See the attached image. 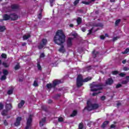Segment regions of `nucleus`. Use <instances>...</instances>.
I'll return each mask as SVG.
<instances>
[{
	"label": "nucleus",
	"mask_w": 129,
	"mask_h": 129,
	"mask_svg": "<svg viewBox=\"0 0 129 129\" xmlns=\"http://www.w3.org/2000/svg\"><path fill=\"white\" fill-rule=\"evenodd\" d=\"M66 36L62 30H58L54 37L53 41L57 45H62L65 43Z\"/></svg>",
	"instance_id": "f257e3e1"
},
{
	"label": "nucleus",
	"mask_w": 129,
	"mask_h": 129,
	"mask_svg": "<svg viewBox=\"0 0 129 129\" xmlns=\"http://www.w3.org/2000/svg\"><path fill=\"white\" fill-rule=\"evenodd\" d=\"M92 79V77H87L83 80V77L81 75H79L77 78V87H81L83 85V82H88Z\"/></svg>",
	"instance_id": "f03ea898"
},
{
	"label": "nucleus",
	"mask_w": 129,
	"mask_h": 129,
	"mask_svg": "<svg viewBox=\"0 0 129 129\" xmlns=\"http://www.w3.org/2000/svg\"><path fill=\"white\" fill-rule=\"evenodd\" d=\"M104 87V85L102 83H99L97 84H92L90 86L91 91L94 92L95 91H99L102 90Z\"/></svg>",
	"instance_id": "7ed1b4c3"
},
{
	"label": "nucleus",
	"mask_w": 129,
	"mask_h": 129,
	"mask_svg": "<svg viewBox=\"0 0 129 129\" xmlns=\"http://www.w3.org/2000/svg\"><path fill=\"white\" fill-rule=\"evenodd\" d=\"M99 107V105L97 103H91L90 101H88L87 102V107H86L87 110L91 111V110H94L97 109Z\"/></svg>",
	"instance_id": "20e7f679"
},
{
	"label": "nucleus",
	"mask_w": 129,
	"mask_h": 129,
	"mask_svg": "<svg viewBox=\"0 0 129 129\" xmlns=\"http://www.w3.org/2000/svg\"><path fill=\"white\" fill-rule=\"evenodd\" d=\"M62 82L61 80H54L52 82V84L49 83L46 84V87L48 89H51V88H55L57 85H59V84H61Z\"/></svg>",
	"instance_id": "39448f33"
},
{
	"label": "nucleus",
	"mask_w": 129,
	"mask_h": 129,
	"mask_svg": "<svg viewBox=\"0 0 129 129\" xmlns=\"http://www.w3.org/2000/svg\"><path fill=\"white\" fill-rule=\"evenodd\" d=\"M33 116L30 114L29 115V118L27 119L26 126L24 129H31V126H32V121H33V119L32 117Z\"/></svg>",
	"instance_id": "423d86ee"
},
{
	"label": "nucleus",
	"mask_w": 129,
	"mask_h": 129,
	"mask_svg": "<svg viewBox=\"0 0 129 129\" xmlns=\"http://www.w3.org/2000/svg\"><path fill=\"white\" fill-rule=\"evenodd\" d=\"M20 7L17 4H13L11 7H9L8 9L9 10V12H12V11H16V10H19Z\"/></svg>",
	"instance_id": "0eeeda50"
},
{
	"label": "nucleus",
	"mask_w": 129,
	"mask_h": 129,
	"mask_svg": "<svg viewBox=\"0 0 129 129\" xmlns=\"http://www.w3.org/2000/svg\"><path fill=\"white\" fill-rule=\"evenodd\" d=\"M113 79H112L111 78H109L106 81L105 84L106 85H112V84H113Z\"/></svg>",
	"instance_id": "6e6552de"
},
{
	"label": "nucleus",
	"mask_w": 129,
	"mask_h": 129,
	"mask_svg": "<svg viewBox=\"0 0 129 129\" xmlns=\"http://www.w3.org/2000/svg\"><path fill=\"white\" fill-rule=\"evenodd\" d=\"M21 120H22V117H17L16 118V121L14 123V125H15V126H18V125L21 124Z\"/></svg>",
	"instance_id": "1a4fd4ad"
},
{
	"label": "nucleus",
	"mask_w": 129,
	"mask_h": 129,
	"mask_svg": "<svg viewBox=\"0 0 129 129\" xmlns=\"http://www.w3.org/2000/svg\"><path fill=\"white\" fill-rule=\"evenodd\" d=\"M11 21H16L19 19V17L18 15H17L16 14L13 13V14H11Z\"/></svg>",
	"instance_id": "9d476101"
},
{
	"label": "nucleus",
	"mask_w": 129,
	"mask_h": 129,
	"mask_svg": "<svg viewBox=\"0 0 129 129\" xmlns=\"http://www.w3.org/2000/svg\"><path fill=\"white\" fill-rule=\"evenodd\" d=\"M72 40H73V38L71 37H69L68 39L67 45L69 48H71L72 46Z\"/></svg>",
	"instance_id": "9b49d317"
},
{
	"label": "nucleus",
	"mask_w": 129,
	"mask_h": 129,
	"mask_svg": "<svg viewBox=\"0 0 129 129\" xmlns=\"http://www.w3.org/2000/svg\"><path fill=\"white\" fill-rule=\"evenodd\" d=\"M3 20L4 21H9V20H11V14L9 15L8 14H4L3 15Z\"/></svg>",
	"instance_id": "f8f14e48"
},
{
	"label": "nucleus",
	"mask_w": 129,
	"mask_h": 129,
	"mask_svg": "<svg viewBox=\"0 0 129 129\" xmlns=\"http://www.w3.org/2000/svg\"><path fill=\"white\" fill-rule=\"evenodd\" d=\"M9 89L10 90H9L7 92V94H8V95H11L12 94H13V92H14V87L13 86H11L9 87Z\"/></svg>",
	"instance_id": "ddd939ff"
},
{
	"label": "nucleus",
	"mask_w": 129,
	"mask_h": 129,
	"mask_svg": "<svg viewBox=\"0 0 129 129\" xmlns=\"http://www.w3.org/2000/svg\"><path fill=\"white\" fill-rule=\"evenodd\" d=\"M46 122V117L43 118L39 122V124L41 126H43Z\"/></svg>",
	"instance_id": "4468645a"
},
{
	"label": "nucleus",
	"mask_w": 129,
	"mask_h": 129,
	"mask_svg": "<svg viewBox=\"0 0 129 129\" xmlns=\"http://www.w3.org/2000/svg\"><path fill=\"white\" fill-rule=\"evenodd\" d=\"M24 104H25V101L24 100H22L21 102L19 103H18V108H22Z\"/></svg>",
	"instance_id": "2eb2a0df"
},
{
	"label": "nucleus",
	"mask_w": 129,
	"mask_h": 129,
	"mask_svg": "<svg viewBox=\"0 0 129 129\" xmlns=\"http://www.w3.org/2000/svg\"><path fill=\"white\" fill-rule=\"evenodd\" d=\"M12 107L13 106H12V104H7L5 108L8 111H10V110L12 109Z\"/></svg>",
	"instance_id": "dca6fc26"
},
{
	"label": "nucleus",
	"mask_w": 129,
	"mask_h": 129,
	"mask_svg": "<svg viewBox=\"0 0 129 129\" xmlns=\"http://www.w3.org/2000/svg\"><path fill=\"white\" fill-rule=\"evenodd\" d=\"M93 57L95 58L96 57H97L98 54H99V52L95 51V50H94L92 52Z\"/></svg>",
	"instance_id": "f3484780"
},
{
	"label": "nucleus",
	"mask_w": 129,
	"mask_h": 129,
	"mask_svg": "<svg viewBox=\"0 0 129 129\" xmlns=\"http://www.w3.org/2000/svg\"><path fill=\"white\" fill-rule=\"evenodd\" d=\"M8 112H9V111L6 109H4L1 112V114L3 115V116H7V115H8Z\"/></svg>",
	"instance_id": "a211bd4d"
},
{
	"label": "nucleus",
	"mask_w": 129,
	"mask_h": 129,
	"mask_svg": "<svg viewBox=\"0 0 129 129\" xmlns=\"http://www.w3.org/2000/svg\"><path fill=\"white\" fill-rule=\"evenodd\" d=\"M109 123V121H105L103 124L101 125V127L102 128H105V126H106L107 125V124H108Z\"/></svg>",
	"instance_id": "6ab92c4d"
},
{
	"label": "nucleus",
	"mask_w": 129,
	"mask_h": 129,
	"mask_svg": "<svg viewBox=\"0 0 129 129\" xmlns=\"http://www.w3.org/2000/svg\"><path fill=\"white\" fill-rule=\"evenodd\" d=\"M77 113H78L77 110H74L73 111L72 113L71 114L70 116L71 117H74V116H76V115H77Z\"/></svg>",
	"instance_id": "aec40b11"
},
{
	"label": "nucleus",
	"mask_w": 129,
	"mask_h": 129,
	"mask_svg": "<svg viewBox=\"0 0 129 129\" xmlns=\"http://www.w3.org/2000/svg\"><path fill=\"white\" fill-rule=\"evenodd\" d=\"M42 43L44 46H46L47 45V43L48 41L46 38H43L41 40Z\"/></svg>",
	"instance_id": "412c9836"
},
{
	"label": "nucleus",
	"mask_w": 129,
	"mask_h": 129,
	"mask_svg": "<svg viewBox=\"0 0 129 129\" xmlns=\"http://www.w3.org/2000/svg\"><path fill=\"white\" fill-rule=\"evenodd\" d=\"M58 51L61 53H65V49H64V45H61V47L58 49Z\"/></svg>",
	"instance_id": "4be33fe9"
},
{
	"label": "nucleus",
	"mask_w": 129,
	"mask_h": 129,
	"mask_svg": "<svg viewBox=\"0 0 129 129\" xmlns=\"http://www.w3.org/2000/svg\"><path fill=\"white\" fill-rule=\"evenodd\" d=\"M77 23L78 25H80L82 23V19L80 17H78L77 19Z\"/></svg>",
	"instance_id": "5701e85b"
},
{
	"label": "nucleus",
	"mask_w": 129,
	"mask_h": 129,
	"mask_svg": "<svg viewBox=\"0 0 129 129\" xmlns=\"http://www.w3.org/2000/svg\"><path fill=\"white\" fill-rule=\"evenodd\" d=\"M37 67L38 70H39V71H42V67L41 66V64H40V62L39 61L37 62Z\"/></svg>",
	"instance_id": "b1692460"
},
{
	"label": "nucleus",
	"mask_w": 129,
	"mask_h": 129,
	"mask_svg": "<svg viewBox=\"0 0 129 129\" xmlns=\"http://www.w3.org/2000/svg\"><path fill=\"white\" fill-rule=\"evenodd\" d=\"M3 73L4 76H7L9 75V71H8V70H7L4 69L3 70Z\"/></svg>",
	"instance_id": "393cba45"
},
{
	"label": "nucleus",
	"mask_w": 129,
	"mask_h": 129,
	"mask_svg": "<svg viewBox=\"0 0 129 129\" xmlns=\"http://www.w3.org/2000/svg\"><path fill=\"white\" fill-rule=\"evenodd\" d=\"M84 127L83 125V122H81L79 124V128L78 129H83V127Z\"/></svg>",
	"instance_id": "a878e982"
},
{
	"label": "nucleus",
	"mask_w": 129,
	"mask_h": 129,
	"mask_svg": "<svg viewBox=\"0 0 129 129\" xmlns=\"http://www.w3.org/2000/svg\"><path fill=\"white\" fill-rule=\"evenodd\" d=\"M120 19H117V20L115 21V26L116 27L117 26H118L119 23H120Z\"/></svg>",
	"instance_id": "bb28decb"
},
{
	"label": "nucleus",
	"mask_w": 129,
	"mask_h": 129,
	"mask_svg": "<svg viewBox=\"0 0 129 129\" xmlns=\"http://www.w3.org/2000/svg\"><path fill=\"white\" fill-rule=\"evenodd\" d=\"M31 37V35H24L23 36V40H28V39H29V38H30Z\"/></svg>",
	"instance_id": "cd10ccee"
},
{
	"label": "nucleus",
	"mask_w": 129,
	"mask_h": 129,
	"mask_svg": "<svg viewBox=\"0 0 129 129\" xmlns=\"http://www.w3.org/2000/svg\"><path fill=\"white\" fill-rule=\"evenodd\" d=\"M95 27H100L101 28H102V27H103V24L102 23H99L95 25Z\"/></svg>",
	"instance_id": "c85d7f7f"
},
{
	"label": "nucleus",
	"mask_w": 129,
	"mask_h": 129,
	"mask_svg": "<svg viewBox=\"0 0 129 129\" xmlns=\"http://www.w3.org/2000/svg\"><path fill=\"white\" fill-rule=\"evenodd\" d=\"M6 30V26H0V32H4Z\"/></svg>",
	"instance_id": "c756f323"
},
{
	"label": "nucleus",
	"mask_w": 129,
	"mask_h": 129,
	"mask_svg": "<svg viewBox=\"0 0 129 129\" xmlns=\"http://www.w3.org/2000/svg\"><path fill=\"white\" fill-rule=\"evenodd\" d=\"M33 85L35 87H37L39 86V84H38V82H37V81H34Z\"/></svg>",
	"instance_id": "7c9ffc66"
},
{
	"label": "nucleus",
	"mask_w": 129,
	"mask_h": 129,
	"mask_svg": "<svg viewBox=\"0 0 129 129\" xmlns=\"http://www.w3.org/2000/svg\"><path fill=\"white\" fill-rule=\"evenodd\" d=\"M6 79H7V76H5L4 75L2 76L1 78V80H2V81H4V80H6Z\"/></svg>",
	"instance_id": "2f4dec72"
},
{
	"label": "nucleus",
	"mask_w": 129,
	"mask_h": 129,
	"mask_svg": "<svg viewBox=\"0 0 129 129\" xmlns=\"http://www.w3.org/2000/svg\"><path fill=\"white\" fill-rule=\"evenodd\" d=\"M94 28L92 27L91 29L89 30V33L87 34L88 36H89V35H91L92 34V31H93Z\"/></svg>",
	"instance_id": "473e14b6"
},
{
	"label": "nucleus",
	"mask_w": 129,
	"mask_h": 129,
	"mask_svg": "<svg viewBox=\"0 0 129 129\" xmlns=\"http://www.w3.org/2000/svg\"><path fill=\"white\" fill-rule=\"evenodd\" d=\"M44 46L42 43H40L39 45H38V48L39 49V50H41V49H43L44 48Z\"/></svg>",
	"instance_id": "72a5a7b5"
},
{
	"label": "nucleus",
	"mask_w": 129,
	"mask_h": 129,
	"mask_svg": "<svg viewBox=\"0 0 129 129\" xmlns=\"http://www.w3.org/2000/svg\"><path fill=\"white\" fill-rule=\"evenodd\" d=\"M2 65H3V66L5 67V68H8V67H9V65H8V63H7L6 62H3L2 63Z\"/></svg>",
	"instance_id": "f704fd0d"
},
{
	"label": "nucleus",
	"mask_w": 129,
	"mask_h": 129,
	"mask_svg": "<svg viewBox=\"0 0 129 129\" xmlns=\"http://www.w3.org/2000/svg\"><path fill=\"white\" fill-rule=\"evenodd\" d=\"M58 120L59 122H62V121H64V119L62 117H59L58 118Z\"/></svg>",
	"instance_id": "c9c22d12"
},
{
	"label": "nucleus",
	"mask_w": 129,
	"mask_h": 129,
	"mask_svg": "<svg viewBox=\"0 0 129 129\" xmlns=\"http://www.w3.org/2000/svg\"><path fill=\"white\" fill-rule=\"evenodd\" d=\"M80 1V0H76V1H75V2H74V6H77V5H78V4H79Z\"/></svg>",
	"instance_id": "e433bc0d"
},
{
	"label": "nucleus",
	"mask_w": 129,
	"mask_h": 129,
	"mask_svg": "<svg viewBox=\"0 0 129 129\" xmlns=\"http://www.w3.org/2000/svg\"><path fill=\"white\" fill-rule=\"evenodd\" d=\"M122 86V85L121 84H118L116 85L115 88L117 89L118 88H120V87H121Z\"/></svg>",
	"instance_id": "4c0bfd02"
},
{
	"label": "nucleus",
	"mask_w": 129,
	"mask_h": 129,
	"mask_svg": "<svg viewBox=\"0 0 129 129\" xmlns=\"http://www.w3.org/2000/svg\"><path fill=\"white\" fill-rule=\"evenodd\" d=\"M20 65L16 64L14 68L15 70H19L20 69Z\"/></svg>",
	"instance_id": "58836bf2"
},
{
	"label": "nucleus",
	"mask_w": 129,
	"mask_h": 129,
	"mask_svg": "<svg viewBox=\"0 0 129 129\" xmlns=\"http://www.w3.org/2000/svg\"><path fill=\"white\" fill-rule=\"evenodd\" d=\"M113 75H117L118 74V72L117 71H114L112 72Z\"/></svg>",
	"instance_id": "ea45409f"
},
{
	"label": "nucleus",
	"mask_w": 129,
	"mask_h": 129,
	"mask_svg": "<svg viewBox=\"0 0 129 129\" xmlns=\"http://www.w3.org/2000/svg\"><path fill=\"white\" fill-rule=\"evenodd\" d=\"M106 97H105V96H102L100 97V99L101 100H102V101H104V100H105Z\"/></svg>",
	"instance_id": "a19ab883"
},
{
	"label": "nucleus",
	"mask_w": 129,
	"mask_h": 129,
	"mask_svg": "<svg viewBox=\"0 0 129 129\" xmlns=\"http://www.w3.org/2000/svg\"><path fill=\"white\" fill-rule=\"evenodd\" d=\"M82 4H83L84 5H89V4H90V2H86V1H82Z\"/></svg>",
	"instance_id": "79ce46f5"
},
{
	"label": "nucleus",
	"mask_w": 129,
	"mask_h": 129,
	"mask_svg": "<svg viewBox=\"0 0 129 129\" xmlns=\"http://www.w3.org/2000/svg\"><path fill=\"white\" fill-rule=\"evenodd\" d=\"M99 93H101V92L99 91L98 93H95V92L93 93H92V96H96V95H97V94H99Z\"/></svg>",
	"instance_id": "37998d69"
},
{
	"label": "nucleus",
	"mask_w": 129,
	"mask_h": 129,
	"mask_svg": "<svg viewBox=\"0 0 129 129\" xmlns=\"http://www.w3.org/2000/svg\"><path fill=\"white\" fill-rule=\"evenodd\" d=\"M1 56L2 58H4V59L7 58V54H6L5 53H2Z\"/></svg>",
	"instance_id": "c03bdc74"
},
{
	"label": "nucleus",
	"mask_w": 129,
	"mask_h": 129,
	"mask_svg": "<svg viewBox=\"0 0 129 129\" xmlns=\"http://www.w3.org/2000/svg\"><path fill=\"white\" fill-rule=\"evenodd\" d=\"M129 52V48H126L125 51L123 52V54H127Z\"/></svg>",
	"instance_id": "a18cd8bd"
},
{
	"label": "nucleus",
	"mask_w": 129,
	"mask_h": 129,
	"mask_svg": "<svg viewBox=\"0 0 129 129\" xmlns=\"http://www.w3.org/2000/svg\"><path fill=\"white\" fill-rule=\"evenodd\" d=\"M119 76L120 77H124V76H125V74L121 73H120V74H119Z\"/></svg>",
	"instance_id": "49530a36"
},
{
	"label": "nucleus",
	"mask_w": 129,
	"mask_h": 129,
	"mask_svg": "<svg viewBox=\"0 0 129 129\" xmlns=\"http://www.w3.org/2000/svg\"><path fill=\"white\" fill-rule=\"evenodd\" d=\"M128 83V81L126 80L123 81L121 82L122 84H127Z\"/></svg>",
	"instance_id": "de8ad7c7"
},
{
	"label": "nucleus",
	"mask_w": 129,
	"mask_h": 129,
	"mask_svg": "<svg viewBox=\"0 0 129 129\" xmlns=\"http://www.w3.org/2000/svg\"><path fill=\"white\" fill-rule=\"evenodd\" d=\"M4 109V104L3 103H0V110H2V109Z\"/></svg>",
	"instance_id": "09e8293b"
},
{
	"label": "nucleus",
	"mask_w": 129,
	"mask_h": 129,
	"mask_svg": "<svg viewBox=\"0 0 129 129\" xmlns=\"http://www.w3.org/2000/svg\"><path fill=\"white\" fill-rule=\"evenodd\" d=\"M41 108H42V109L44 110V111H47V108H46V107H45V106H42L41 107Z\"/></svg>",
	"instance_id": "8fccbe9b"
},
{
	"label": "nucleus",
	"mask_w": 129,
	"mask_h": 129,
	"mask_svg": "<svg viewBox=\"0 0 129 129\" xmlns=\"http://www.w3.org/2000/svg\"><path fill=\"white\" fill-rule=\"evenodd\" d=\"M44 57H45V54L44 53H42L40 55V58H44Z\"/></svg>",
	"instance_id": "3c124183"
},
{
	"label": "nucleus",
	"mask_w": 129,
	"mask_h": 129,
	"mask_svg": "<svg viewBox=\"0 0 129 129\" xmlns=\"http://www.w3.org/2000/svg\"><path fill=\"white\" fill-rule=\"evenodd\" d=\"M100 38L101 40H104V39H105V36L104 35H101Z\"/></svg>",
	"instance_id": "603ef678"
},
{
	"label": "nucleus",
	"mask_w": 129,
	"mask_h": 129,
	"mask_svg": "<svg viewBox=\"0 0 129 129\" xmlns=\"http://www.w3.org/2000/svg\"><path fill=\"white\" fill-rule=\"evenodd\" d=\"M82 32H86V28L85 27H82L81 29Z\"/></svg>",
	"instance_id": "864d4df0"
},
{
	"label": "nucleus",
	"mask_w": 129,
	"mask_h": 129,
	"mask_svg": "<svg viewBox=\"0 0 129 129\" xmlns=\"http://www.w3.org/2000/svg\"><path fill=\"white\" fill-rule=\"evenodd\" d=\"M110 128H114V127H115V124H112L111 125H110Z\"/></svg>",
	"instance_id": "5fc2aeb1"
},
{
	"label": "nucleus",
	"mask_w": 129,
	"mask_h": 129,
	"mask_svg": "<svg viewBox=\"0 0 129 129\" xmlns=\"http://www.w3.org/2000/svg\"><path fill=\"white\" fill-rule=\"evenodd\" d=\"M38 19H39V20H41L42 19V14L40 13L38 15Z\"/></svg>",
	"instance_id": "6e6d98bb"
},
{
	"label": "nucleus",
	"mask_w": 129,
	"mask_h": 129,
	"mask_svg": "<svg viewBox=\"0 0 129 129\" xmlns=\"http://www.w3.org/2000/svg\"><path fill=\"white\" fill-rule=\"evenodd\" d=\"M4 124H5V125H8V122H7V120H4Z\"/></svg>",
	"instance_id": "4d7b16f0"
},
{
	"label": "nucleus",
	"mask_w": 129,
	"mask_h": 129,
	"mask_svg": "<svg viewBox=\"0 0 129 129\" xmlns=\"http://www.w3.org/2000/svg\"><path fill=\"white\" fill-rule=\"evenodd\" d=\"M122 64H125L126 63V59H124L122 61Z\"/></svg>",
	"instance_id": "13d9d810"
},
{
	"label": "nucleus",
	"mask_w": 129,
	"mask_h": 129,
	"mask_svg": "<svg viewBox=\"0 0 129 129\" xmlns=\"http://www.w3.org/2000/svg\"><path fill=\"white\" fill-rule=\"evenodd\" d=\"M72 36H73V37H75V38H76V37H77V34H76V33L73 34Z\"/></svg>",
	"instance_id": "bf43d9fd"
},
{
	"label": "nucleus",
	"mask_w": 129,
	"mask_h": 129,
	"mask_svg": "<svg viewBox=\"0 0 129 129\" xmlns=\"http://www.w3.org/2000/svg\"><path fill=\"white\" fill-rule=\"evenodd\" d=\"M126 81H128H128H129V76H126Z\"/></svg>",
	"instance_id": "052dcab7"
},
{
	"label": "nucleus",
	"mask_w": 129,
	"mask_h": 129,
	"mask_svg": "<svg viewBox=\"0 0 129 129\" xmlns=\"http://www.w3.org/2000/svg\"><path fill=\"white\" fill-rule=\"evenodd\" d=\"M52 100H48V103L49 104H50V103H52Z\"/></svg>",
	"instance_id": "680f3d73"
},
{
	"label": "nucleus",
	"mask_w": 129,
	"mask_h": 129,
	"mask_svg": "<svg viewBox=\"0 0 129 129\" xmlns=\"http://www.w3.org/2000/svg\"><path fill=\"white\" fill-rule=\"evenodd\" d=\"M116 40H117V37H115L113 38V41H116Z\"/></svg>",
	"instance_id": "e2e57ef3"
},
{
	"label": "nucleus",
	"mask_w": 129,
	"mask_h": 129,
	"mask_svg": "<svg viewBox=\"0 0 129 129\" xmlns=\"http://www.w3.org/2000/svg\"><path fill=\"white\" fill-rule=\"evenodd\" d=\"M70 27H71V28H73L74 27V25H73V24H70Z\"/></svg>",
	"instance_id": "0e129e2a"
},
{
	"label": "nucleus",
	"mask_w": 129,
	"mask_h": 129,
	"mask_svg": "<svg viewBox=\"0 0 129 129\" xmlns=\"http://www.w3.org/2000/svg\"><path fill=\"white\" fill-rule=\"evenodd\" d=\"M56 97H60L61 96V95L60 94H57L56 95Z\"/></svg>",
	"instance_id": "69168bd1"
},
{
	"label": "nucleus",
	"mask_w": 129,
	"mask_h": 129,
	"mask_svg": "<svg viewBox=\"0 0 129 129\" xmlns=\"http://www.w3.org/2000/svg\"><path fill=\"white\" fill-rule=\"evenodd\" d=\"M55 2V0H50V3L53 4Z\"/></svg>",
	"instance_id": "338daca9"
},
{
	"label": "nucleus",
	"mask_w": 129,
	"mask_h": 129,
	"mask_svg": "<svg viewBox=\"0 0 129 129\" xmlns=\"http://www.w3.org/2000/svg\"><path fill=\"white\" fill-rule=\"evenodd\" d=\"M26 45H27V43H23V44H22V46H23V47L24 46H26Z\"/></svg>",
	"instance_id": "774afa93"
}]
</instances>
